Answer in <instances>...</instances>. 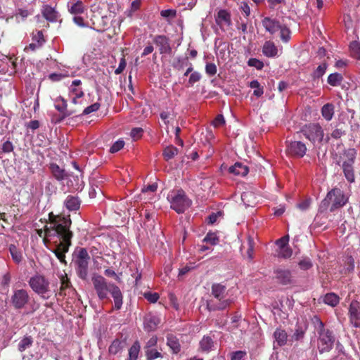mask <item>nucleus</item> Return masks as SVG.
<instances>
[{"label":"nucleus","mask_w":360,"mask_h":360,"mask_svg":"<svg viewBox=\"0 0 360 360\" xmlns=\"http://www.w3.org/2000/svg\"><path fill=\"white\" fill-rule=\"evenodd\" d=\"M124 146V142L123 140H117L115 141L113 145L111 146L110 151L112 153H116L121 150Z\"/></svg>","instance_id":"nucleus-48"},{"label":"nucleus","mask_w":360,"mask_h":360,"mask_svg":"<svg viewBox=\"0 0 360 360\" xmlns=\"http://www.w3.org/2000/svg\"><path fill=\"white\" fill-rule=\"evenodd\" d=\"M29 285L32 290L44 298H49V296H45L49 290V281L41 275H35L30 278Z\"/></svg>","instance_id":"nucleus-8"},{"label":"nucleus","mask_w":360,"mask_h":360,"mask_svg":"<svg viewBox=\"0 0 360 360\" xmlns=\"http://www.w3.org/2000/svg\"><path fill=\"white\" fill-rule=\"evenodd\" d=\"M289 242L288 236H283L280 239L277 240L276 244L277 245L278 249L283 248L284 247L288 246Z\"/></svg>","instance_id":"nucleus-54"},{"label":"nucleus","mask_w":360,"mask_h":360,"mask_svg":"<svg viewBox=\"0 0 360 360\" xmlns=\"http://www.w3.org/2000/svg\"><path fill=\"white\" fill-rule=\"evenodd\" d=\"M242 201L247 206H253L255 203V196L252 192H244L241 195Z\"/></svg>","instance_id":"nucleus-30"},{"label":"nucleus","mask_w":360,"mask_h":360,"mask_svg":"<svg viewBox=\"0 0 360 360\" xmlns=\"http://www.w3.org/2000/svg\"><path fill=\"white\" fill-rule=\"evenodd\" d=\"M306 330H307V327L305 326H297L295 329V331L292 335V338L295 340H302L304 336Z\"/></svg>","instance_id":"nucleus-39"},{"label":"nucleus","mask_w":360,"mask_h":360,"mask_svg":"<svg viewBox=\"0 0 360 360\" xmlns=\"http://www.w3.org/2000/svg\"><path fill=\"white\" fill-rule=\"evenodd\" d=\"M30 300V296L26 290H14L11 297V302L16 309H20L25 307Z\"/></svg>","instance_id":"nucleus-10"},{"label":"nucleus","mask_w":360,"mask_h":360,"mask_svg":"<svg viewBox=\"0 0 360 360\" xmlns=\"http://www.w3.org/2000/svg\"><path fill=\"white\" fill-rule=\"evenodd\" d=\"M302 132L305 137L314 144L321 143L323 139V130L318 124H310L305 126Z\"/></svg>","instance_id":"nucleus-9"},{"label":"nucleus","mask_w":360,"mask_h":360,"mask_svg":"<svg viewBox=\"0 0 360 360\" xmlns=\"http://www.w3.org/2000/svg\"><path fill=\"white\" fill-rule=\"evenodd\" d=\"M146 354L148 360H154L161 357V354L155 349H147Z\"/></svg>","instance_id":"nucleus-43"},{"label":"nucleus","mask_w":360,"mask_h":360,"mask_svg":"<svg viewBox=\"0 0 360 360\" xmlns=\"http://www.w3.org/2000/svg\"><path fill=\"white\" fill-rule=\"evenodd\" d=\"M292 250L288 246L284 247L283 248L279 249L278 254V256L283 258H288L292 255Z\"/></svg>","instance_id":"nucleus-47"},{"label":"nucleus","mask_w":360,"mask_h":360,"mask_svg":"<svg viewBox=\"0 0 360 360\" xmlns=\"http://www.w3.org/2000/svg\"><path fill=\"white\" fill-rule=\"evenodd\" d=\"M200 79L201 75L200 72L196 71L193 72L189 77L188 84L193 86L195 83L199 82Z\"/></svg>","instance_id":"nucleus-46"},{"label":"nucleus","mask_w":360,"mask_h":360,"mask_svg":"<svg viewBox=\"0 0 360 360\" xmlns=\"http://www.w3.org/2000/svg\"><path fill=\"white\" fill-rule=\"evenodd\" d=\"M247 255L250 259L253 258V241L251 238L248 239V249L247 251Z\"/></svg>","instance_id":"nucleus-64"},{"label":"nucleus","mask_w":360,"mask_h":360,"mask_svg":"<svg viewBox=\"0 0 360 360\" xmlns=\"http://www.w3.org/2000/svg\"><path fill=\"white\" fill-rule=\"evenodd\" d=\"M327 69V65L326 63H322L319 65L316 70L314 72L313 76L315 78L321 77L326 72Z\"/></svg>","instance_id":"nucleus-42"},{"label":"nucleus","mask_w":360,"mask_h":360,"mask_svg":"<svg viewBox=\"0 0 360 360\" xmlns=\"http://www.w3.org/2000/svg\"><path fill=\"white\" fill-rule=\"evenodd\" d=\"M160 318L154 314H148L144 317V328L148 331H152L156 329L160 323Z\"/></svg>","instance_id":"nucleus-17"},{"label":"nucleus","mask_w":360,"mask_h":360,"mask_svg":"<svg viewBox=\"0 0 360 360\" xmlns=\"http://www.w3.org/2000/svg\"><path fill=\"white\" fill-rule=\"evenodd\" d=\"M30 15V12L27 9L18 8L16 11L15 16H20L22 20L25 19Z\"/></svg>","instance_id":"nucleus-62"},{"label":"nucleus","mask_w":360,"mask_h":360,"mask_svg":"<svg viewBox=\"0 0 360 360\" xmlns=\"http://www.w3.org/2000/svg\"><path fill=\"white\" fill-rule=\"evenodd\" d=\"M349 319L354 327L360 326V304L357 301H353L350 304Z\"/></svg>","instance_id":"nucleus-14"},{"label":"nucleus","mask_w":360,"mask_h":360,"mask_svg":"<svg viewBox=\"0 0 360 360\" xmlns=\"http://www.w3.org/2000/svg\"><path fill=\"white\" fill-rule=\"evenodd\" d=\"M248 65L250 67H254L257 70H262L264 67V63L257 58H250L248 61Z\"/></svg>","instance_id":"nucleus-44"},{"label":"nucleus","mask_w":360,"mask_h":360,"mask_svg":"<svg viewBox=\"0 0 360 360\" xmlns=\"http://www.w3.org/2000/svg\"><path fill=\"white\" fill-rule=\"evenodd\" d=\"M154 42L160 47L161 53H167L170 51L169 44L166 37L162 35L157 36L154 39Z\"/></svg>","instance_id":"nucleus-21"},{"label":"nucleus","mask_w":360,"mask_h":360,"mask_svg":"<svg viewBox=\"0 0 360 360\" xmlns=\"http://www.w3.org/2000/svg\"><path fill=\"white\" fill-rule=\"evenodd\" d=\"M100 108V104L98 103H95L88 107H86L83 110V115H89L93 112L97 111Z\"/></svg>","instance_id":"nucleus-51"},{"label":"nucleus","mask_w":360,"mask_h":360,"mask_svg":"<svg viewBox=\"0 0 360 360\" xmlns=\"http://www.w3.org/2000/svg\"><path fill=\"white\" fill-rule=\"evenodd\" d=\"M121 350V342L119 340H115L109 347V352L115 354Z\"/></svg>","instance_id":"nucleus-45"},{"label":"nucleus","mask_w":360,"mask_h":360,"mask_svg":"<svg viewBox=\"0 0 360 360\" xmlns=\"http://www.w3.org/2000/svg\"><path fill=\"white\" fill-rule=\"evenodd\" d=\"M84 11L85 7L81 1H77L69 6V11L75 15L82 14L84 12Z\"/></svg>","instance_id":"nucleus-29"},{"label":"nucleus","mask_w":360,"mask_h":360,"mask_svg":"<svg viewBox=\"0 0 360 360\" xmlns=\"http://www.w3.org/2000/svg\"><path fill=\"white\" fill-rule=\"evenodd\" d=\"M32 40L39 45H42L44 42V35L41 31H37L32 34Z\"/></svg>","instance_id":"nucleus-49"},{"label":"nucleus","mask_w":360,"mask_h":360,"mask_svg":"<svg viewBox=\"0 0 360 360\" xmlns=\"http://www.w3.org/2000/svg\"><path fill=\"white\" fill-rule=\"evenodd\" d=\"M71 220L70 217L53 216L49 214V221L45 225L44 229L37 230L38 235L43 238L44 244L51 249L49 245L53 244V252L60 262L65 264V253L68 251L70 240L72 236L70 231Z\"/></svg>","instance_id":"nucleus-1"},{"label":"nucleus","mask_w":360,"mask_h":360,"mask_svg":"<svg viewBox=\"0 0 360 360\" xmlns=\"http://www.w3.org/2000/svg\"><path fill=\"white\" fill-rule=\"evenodd\" d=\"M51 169L53 176L58 180H62L66 176L65 170L60 168V167L56 164H51Z\"/></svg>","instance_id":"nucleus-33"},{"label":"nucleus","mask_w":360,"mask_h":360,"mask_svg":"<svg viewBox=\"0 0 360 360\" xmlns=\"http://www.w3.org/2000/svg\"><path fill=\"white\" fill-rule=\"evenodd\" d=\"M214 346V342L209 336H204L200 342V349L203 352H210Z\"/></svg>","instance_id":"nucleus-24"},{"label":"nucleus","mask_w":360,"mask_h":360,"mask_svg":"<svg viewBox=\"0 0 360 360\" xmlns=\"http://www.w3.org/2000/svg\"><path fill=\"white\" fill-rule=\"evenodd\" d=\"M212 293L213 296L219 300H222L217 307L218 309H224L229 307L231 303V300L226 298V286L219 283L213 284L212 286Z\"/></svg>","instance_id":"nucleus-11"},{"label":"nucleus","mask_w":360,"mask_h":360,"mask_svg":"<svg viewBox=\"0 0 360 360\" xmlns=\"http://www.w3.org/2000/svg\"><path fill=\"white\" fill-rule=\"evenodd\" d=\"M347 202V198L344 195L343 192L339 188H333L328 193L323 203L324 205L331 203L330 211H333L345 205Z\"/></svg>","instance_id":"nucleus-7"},{"label":"nucleus","mask_w":360,"mask_h":360,"mask_svg":"<svg viewBox=\"0 0 360 360\" xmlns=\"http://www.w3.org/2000/svg\"><path fill=\"white\" fill-rule=\"evenodd\" d=\"M143 132L142 128L136 127L131 129L130 135L134 140H137L142 136Z\"/></svg>","instance_id":"nucleus-50"},{"label":"nucleus","mask_w":360,"mask_h":360,"mask_svg":"<svg viewBox=\"0 0 360 360\" xmlns=\"http://www.w3.org/2000/svg\"><path fill=\"white\" fill-rule=\"evenodd\" d=\"M13 150V144L11 141H7L2 145V150L4 153H10Z\"/></svg>","instance_id":"nucleus-63"},{"label":"nucleus","mask_w":360,"mask_h":360,"mask_svg":"<svg viewBox=\"0 0 360 360\" xmlns=\"http://www.w3.org/2000/svg\"><path fill=\"white\" fill-rule=\"evenodd\" d=\"M66 208L70 211H75L79 208L80 201L77 197L68 195L65 201Z\"/></svg>","instance_id":"nucleus-23"},{"label":"nucleus","mask_w":360,"mask_h":360,"mask_svg":"<svg viewBox=\"0 0 360 360\" xmlns=\"http://www.w3.org/2000/svg\"><path fill=\"white\" fill-rule=\"evenodd\" d=\"M104 4H101V2L95 3L91 6V11L95 14L97 13L98 15H101V10Z\"/></svg>","instance_id":"nucleus-57"},{"label":"nucleus","mask_w":360,"mask_h":360,"mask_svg":"<svg viewBox=\"0 0 360 360\" xmlns=\"http://www.w3.org/2000/svg\"><path fill=\"white\" fill-rule=\"evenodd\" d=\"M43 16L50 22H55L58 17V13L56 9L49 5H45L42 8Z\"/></svg>","instance_id":"nucleus-20"},{"label":"nucleus","mask_w":360,"mask_h":360,"mask_svg":"<svg viewBox=\"0 0 360 360\" xmlns=\"http://www.w3.org/2000/svg\"><path fill=\"white\" fill-rule=\"evenodd\" d=\"M126 65H127L126 60H125V58L124 57H122L120 59V63H119V66L115 70V73L116 75L121 74L123 72V70L125 69Z\"/></svg>","instance_id":"nucleus-55"},{"label":"nucleus","mask_w":360,"mask_h":360,"mask_svg":"<svg viewBox=\"0 0 360 360\" xmlns=\"http://www.w3.org/2000/svg\"><path fill=\"white\" fill-rule=\"evenodd\" d=\"M141 346L139 342H135L129 350V360H137Z\"/></svg>","instance_id":"nucleus-31"},{"label":"nucleus","mask_w":360,"mask_h":360,"mask_svg":"<svg viewBox=\"0 0 360 360\" xmlns=\"http://www.w3.org/2000/svg\"><path fill=\"white\" fill-rule=\"evenodd\" d=\"M278 49L274 42L266 41L262 47L263 54L268 58H274L278 56Z\"/></svg>","instance_id":"nucleus-18"},{"label":"nucleus","mask_w":360,"mask_h":360,"mask_svg":"<svg viewBox=\"0 0 360 360\" xmlns=\"http://www.w3.org/2000/svg\"><path fill=\"white\" fill-rule=\"evenodd\" d=\"M262 26L265 30L271 34L279 33L281 39L286 43L290 39V31L285 26L281 25L277 20L269 17H265L262 20Z\"/></svg>","instance_id":"nucleus-4"},{"label":"nucleus","mask_w":360,"mask_h":360,"mask_svg":"<svg viewBox=\"0 0 360 360\" xmlns=\"http://www.w3.org/2000/svg\"><path fill=\"white\" fill-rule=\"evenodd\" d=\"M205 72L210 76H213L217 73V66L214 63H207L205 65Z\"/></svg>","instance_id":"nucleus-52"},{"label":"nucleus","mask_w":360,"mask_h":360,"mask_svg":"<svg viewBox=\"0 0 360 360\" xmlns=\"http://www.w3.org/2000/svg\"><path fill=\"white\" fill-rule=\"evenodd\" d=\"M321 115L326 120H331L334 115V105L331 103L325 104L321 108Z\"/></svg>","instance_id":"nucleus-25"},{"label":"nucleus","mask_w":360,"mask_h":360,"mask_svg":"<svg viewBox=\"0 0 360 360\" xmlns=\"http://www.w3.org/2000/svg\"><path fill=\"white\" fill-rule=\"evenodd\" d=\"M349 49L352 56L356 59L360 60V43L356 41L351 42Z\"/></svg>","instance_id":"nucleus-36"},{"label":"nucleus","mask_w":360,"mask_h":360,"mask_svg":"<svg viewBox=\"0 0 360 360\" xmlns=\"http://www.w3.org/2000/svg\"><path fill=\"white\" fill-rule=\"evenodd\" d=\"M9 250L11 255L13 259L16 263H20L22 260V254L20 251L18 250L17 248L14 245H11L9 247Z\"/></svg>","instance_id":"nucleus-38"},{"label":"nucleus","mask_w":360,"mask_h":360,"mask_svg":"<svg viewBox=\"0 0 360 360\" xmlns=\"http://www.w3.org/2000/svg\"><path fill=\"white\" fill-rule=\"evenodd\" d=\"M224 124L225 120L222 115H218L212 122V124L214 127H219Z\"/></svg>","instance_id":"nucleus-56"},{"label":"nucleus","mask_w":360,"mask_h":360,"mask_svg":"<svg viewBox=\"0 0 360 360\" xmlns=\"http://www.w3.org/2000/svg\"><path fill=\"white\" fill-rule=\"evenodd\" d=\"M76 259L89 261V257L87 251L85 249H81L78 252L77 257Z\"/></svg>","instance_id":"nucleus-58"},{"label":"nucleus","mask_w":360,"mask_h":360,"mask_svg":"<svg viewBox=\"0 0 360 360\" xmlns=\"http://www.w3.org/2000/svg\"><path fill=\"white\" fill-rule=\"evenodd\" d=\"M167 345L170 347L174 353L177 354L180 352L181 346L179 340L176 337L173 335H168Z\"/></svg>","instance_id":"nucleus-28"},{"label":"nucleus","mask_w":360,"mask_h":360,"mask_svg":"<svg viewBox=\"0 0 360 360\" xmlns=\"http://www.w3.org/2000/svg\"><path fill=\"white\" fill-rule=\"evenodd\" d=\"M177 148L173 146H169L165 148L163 152V156L166 160H169L170 159H172L175 155H177Z\"/></svg>","instance_id":"nucleus-35"},{"label":"nucleus","mask_w":360,"mask_h":360,"mask_svg":"<svg viewBox=\"0 0 360 360\" xmlns=\"http://www.w3.org/2000/svg\"><path fill=\"white\" fill-rule=\"evenodd\" d=\"M299 265L301 269L307 270L309 269L312 266V264L309 259H303L300 262Z\"/></svg>","instance_id":"nucleus-59"},{"label":"nucleus","mask_w":360,"mask_h":360,"mask_svg":"<svg viewBox=\"0 0 360 360\" xmlns=\"http://www.w3.org/2000/svg\"><path fill=\"white\" fill-rule=\"evenodd\" d=\"M67 107V101L64 98L58 96L55 99V108L58 112L63 114V117H68L76 112V110H68Z\"/></svg>","instance_id":"nucleus-16"},{"label":"nucleus","mask_w":360,"mask_h":360,"mask_svg":"<svg viewBox=\"0 0 360 360\" xmlns=\"http://www.w3.org/2000/svg\"><path fill=\"white\" fill-rule=\"evenodd\" d=\"M307 151L305 144L301 141H292L288 146V153L295 157H303Z\"/></svg>","instance_id":"nucleus-13"},{"label":"nucleus","mask_w":360,"mask_h":360,"mask_svg":"<svg viewBox=\"0 0 360 360\" xmlns=\"http://www.w3.org/2000/svg\"><path fill=\"white\" fill-rule=\"evenodd\" d=\"M203 241L214 245L218 243L219 238L215 233H208L204 238Z\"/></svg>","instance_id":"nucleus-41"},{"label":"nucleus","mask_w":360,"mask_h":360,"mask_svg":"<svg viewBox=\"0 0 360 360\" xmlns=\"http://www.w3.org/2000/svg\"><path fill=\"white\" fill-rule=\"evenodd\" d=\"M276 278L283 284H288L291 281V275L288 270H278L276 271Z\"/></svg>","instance_id":"nucleus-26"},{"label":"nucleus","mask_w":360,"mask_h":360,"mask_svg":"<svg viewBox=\"0 0 360 360\" xmlns=\"http://www.w3.org/2000/svg\"><path fill=\"white\" fill-rule=\"evenodd\" d=\"M32 344V340L30 337H25L20 342L18 349L20 352L25 351L27 348L30 347Z\"/></svg>","instance_id":"nucleus-40"},{"label":"nucleus","mask_w":360,"mask_h":360,"mask_svg":"<svg viewBox=\"0 0 360 360\" xmlns=\"http://www.w3.org/2000/svg\"><path fill=\"white\" fill-rule=\"evenodd\" d=\"M70 76V75L68 74H61V73H52L49 75V78L52 80V81H60V79H62L63 78L65 77H68Z\"/></svg>","instance_id":"nucleus-60"},{"label":"nucleus","mask_w":360,"mask_h":360,"mask_svg":"<svg viewBox=\"0 0 360 360\" xmlns=\"http://www.w3.org/2000/svg\"><path fill=\"white\" fill-rule=\"evenodd\" d=\"M167 200L170 207L179 214L184 212L191 205V200L183 190L171 191L167 195Z\"/></svg>","instance_id":"nucleus-3"},{"label":"nucleus","mask_w":360,"mask_h":360,"mask_svg":"<svg viewBox=\"0 0 360 360\" xmlns=\"http://www.w3.org/2000/svg\"><path fill=\"white\" fill-rule=\"evenodd\" d=\"M92 282L96 293L100 300L107 298L108 292H110L114 300V308L120 309L122 306V294L120 288L113 283H108L101 276H94Z\"/></svg>","instance_id":"nucleus-2"},{"label":"nucleus","mask_w":360,"mask_h":360,"mask_svg":"<svg viewBox=\"0 0 360 360\" xmlns=\"http://www.w3.org/2000/svg\"><path fill=\"white\" fill-rule=\"evenodd\" d=\"M157 188H158L157 184H153L148 185L147 186H144L142 188L141 191H142L143 194H145L148 192L154 193L157 190Z\"/></svg>","instance_id":"nucleus-61"},{"label":"nucleus","mask_w":360,"mask_h":360,"mask_svg":"<svg viewBox=\"0 0 360 360\" xmlns=\"http://www.w3.org/2000/svg\"><path fill=\"white\" fill-rule=\"evenodd\" d=\"M229 171L236 176H245L248 174L249 170L246 165L240 162H236L229 167Z\"/></svg>","instance_id":"nucleus-19"},{"label":"nucleus","mask_w":360,"mask_h":360,"mask_svg":"<svg viewBox=\"0 0 360 360\" xmlns=\"http://www.w3.org/2000/svg\"><path fill=\"white\" fill-rule=\"evenodd\" d=\"M250 86L254 89L253 94L257 97H260L264 94L263 87L260 86L257 80H253L250 82Z\"/></svg>","instance_id":"nucleus-37"},{"label":"nucleus","mask_w":360,"mask_h":360,"mask_svg":"<svg viewBox=\"0 0 360 360\" xmlns=\"http://www.w3.org/2000/svg\"><path fill=\"white\" fill-rule=\"evenodd\" d=\"M75 262L77 264V272L78 276L81 278L85 279L88 274L89 261L76 259Z\"/></svg>","instance_id":"nucleus-22"},{"label":"nucleus","mask_w":360,"mask_h":360,"mask_svg":"<svg viewBox=\"0 0 360 360\" xmlns=\"http://www.w3.org/2000/svg\"><path fill=\"white\" fill-rule=\"evenodd\" d=\"M356 156V150L354 148H349L345 150L342 156V168L344 175L349 183L354 182V163Z\"/></svg>","instance_id":"nucleus-6"},{"label":"nucleus","mask_w":360,"mask_h":360,"mask_svg":"<svg viewBox=\"0 0 360 360\" xmlns=\"http://www.w3.org/2000/svg\"><path fill=\"white\" fill-rule=\"evenodd\" d=\"M145 298L151 303H155L159 299V295L156 292H146L144 294Z\"/></svg>","instance_id":"nucleus-53"},{"label":"nucleus","mask_w":360,"mask_h":360,"mask_svg":"<svg viewBox=\"0 0 360 360\" xmlns=\"http://www.w3.org/2000/svg\"><path fill=\"white\" fill-rule=\"evenodd\" d=\"M274 336L278 345L283 346L285 345L288 335L285 330L281 329H276L274 333Z\"/></svg>","instance_id":"nucleus-27"},{"label":"nucleus","mask_w":360,"mask_h":360,"mask_svg":"<svg viewBox=\"0 0 360 360\" xmlns=\"http://www.w3.org/2000/svg\"><path fill=\"white\" fill-rule=\"evenodd\" d=\"M314 323L319 334L318 340V348L321 353L330 351L333 345V338L329 330H326L323 322L317 317H315Z\"/></svg>","instance_id":"nucleus-5"},{"label":"nucleus","mask_w":360,"mask_h":360,"mask_svg":"<svg viewBox=\"0 0 360 360\" xmlns=\"http://www.w3.org/2000/svg\"><path fill=\"white\" fill-rule=\"evenodd\" d=\"M323 302L331 307L336 306L339 302V297L335 293H328L323 298Z\"/></svg>","instance_id":"nucleus-34"},{"label":"nucleus","mask_w":360,"mask_h":360,"mask_svg":"<svg viewBox=\"0 0 360 360\" xmlns=\"http://www.w3.org/2000/svg\"><path fill=\"white\" fill-rule=\"evenodd\" d=\"M343 79V77L341 74L339 73H332L328 77V83L333 86H337L340 84Z\"/></svg>","instance_id":"nucleus-32"},{"label":"nucleus","mask_w":360,"mask_h":360,"mask_svg":"<svg viewBox=\"0 0 360 360\" xmlns=\"http://www.w3.org/2000/svg\"><path fill=\"white\" fill-rule=\"evenodd\" d=\"M215 21L221 28L229 27L231 25L230 13L224 9L219 10L215 17Z\"/></svg>","instance_id":"nucleus-15"},{"label":"nucleus","mask_w":360,"mask_h":360,"mask_svg":"<svg viewBox=\"0 0 360 360\" xmlns=\"http://www.w3.org/2000/svg\"><path fill=\"white\" fill-rule=\"evenodd\" d=\"M81 84L82 81L80 79H75L69 87V95L71 97L72 103L75 105L82 104V101L79 100L84 96Z\"/></svg>","instance_id":"nucleus-12"}]
</instances>
